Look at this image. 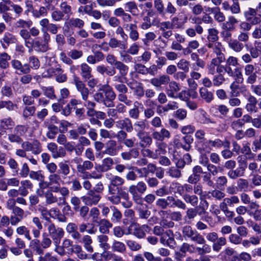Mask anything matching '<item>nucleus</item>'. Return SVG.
Returning <instances> with one entry per match:
<instances>
[{"label": "nucleus", "instance_id": "nucleus-1", "mask_svg": "<svg viewBox=\"0 0 261 261\" xmlns=\"http://www.w3.org/2000/svg\"><path fill=\"white\" fill-rule=\"evenodd\" d=\"M103 91V93L97 92L94 93L93 98L95 101L98 103H102L107 108L114 106V100L116 98V95L112 88L109 85H103L99 89Z\"/></svg>", "mask_w": 261, "mask_h": 261}, {"label": "nucleus", "instance_id": "nucleus-2", "mask_svg": "<svg viewBox=\"0 0 261 261\" xmlns=\"http://www.w3.org/2000/svg\"><path fill=\"white\" fill-rule=\"evenodd\" d=\"M200 146L199 148V151L200 153L204 151L210 152L213 148L219 149L222 147L224 148H229L230 147V142L228 141L227 140L222 141L218 138L214 140H207V141H205V143H202L200 142Z\"/></svg>", "mask_w": 261, "mask_h": 261}, {"label": "nucleus", "instance_id": "nucleus-3", "mask_svg": "<svg viewBox=\"0 0 261 261\" xmlns=\"http://www.w3.org/2000/svg\"><path fill=\"white\" fill-rule=\"evenodd\" d=\"M183 237L185 240H190L197 244L206 243L204 238L196 230L193 229L190 225H185L181 228Z\"/></svg>", "mask_w": 261, "mask_h": 261}, {"label": "nucleus", "instance_id": "nucleus-4", "mask_svg": "<svg viewBox=\"0 0 261 261\" xmlns=\"http://www.w3.org/2000/svg\"><path fill=\"white\" fill-rule=\"evenodd\" d=\"M48 236L55 244H59L64 236V231L61 227L56 226L54 223L46 224Z\"/></svg>", "mask_w": 261, "mask_h": 261}, {"label": "nucleus", "instance_id": "nucleus-5", "mask_svg": "<svg viewBox=\"0 0 261 261\" xmlns=\"http://www.w3.org/2000/svg\"><path fill=\"white\" fill-rule=\"evenodd\" d=\"M73 83L76 87L77 91L80 93L83 100L85 102L89 101L88 98L90 95V91L86 87L85 84L77 76L73 77Z\"/></svg>", "mask_w": 261, "mask_h": 261}, {"label": "nucleus", "instance_id": "nucleus-6", "mask_svg": "<svg viewBox=\"0 0 261 261\" xmlns=\"http://www.w3.org/2000/svg\"><path fill=\"white\" fill-rule=\"evenodd\" d=\"M244 75L247 76L246 83L253 85L257 80V75L255 67L251 64H247L244 67Z\"/></svg>", "mask_w": 261, "mask_h": 261}, {"label": "nucleus", "instance_id": "nucleus-7", "mask_svg": "<svg viewBox=\"0 0 261 261\" xmlns=\"http://www.w3.org/2000/svg\"><path fill=\"white\" fill-rule=\"evenodd\" d=\"M43 41L36 40L33 44L35 50L38 53H45L49 50L48 43L50 40V36L43 35Z\"/></svg>", "mask_w": 261, "mask_h": 261}, {"label": "nucleus", "instance_id": "nucleus-8", "mask_svg": "<svg viewBox=\"0 0 261 261\" xmlns=\"http://www.w3.org/2000/svg\"><path fill=\"white\" fill-rule=\"evenodd\" d=\"M101 196L99 194L96 193L93 190H90L84 196L81 197L83 202L88 206L96 205L99 201Z\"/></svg>", "mask_w": 261, "mask_h": 261}, {"label": "nucleus", "instance_id": "nucleus-9", "mask_svg": "<svg viewBox=\"0 0 261 261\" xmlns=\"http://www.w3.org/2000/svg\"><path fill=\"white\" fill-rule=\"evenodd\" d=\"M206 45L207 47L212 49L213 53L217 56V58H214V59H219L220 61L225 60L224 55L223 53L224 49L221 43L219 42H208Z\"/></svg>", "mask_w": 261, "mask_h": 261}, {"label": "nucleus", "instance_id": "nucleus-10", "mask_svg": "<svg viewBox=\"0 0 261 261\" xmlns=\"http://www.w3.org/2000/svg\"><path fill=\"white\" fill-rule=\"evenodd\" d=\"M168 207H177L178 209L185 210L187 208V205L183 200L179 198H176L173 196H168L166 198Z\"/></svg>", "mask_w": 261, "mask_h": 261}, {"label": "nucleus", "instance_id": "nucleus-11", "mask_svg": "<svg viewBox=\"0 0 261 261\" xmlns=\"http://www.w3.org/2000/svg\"><path fill=\"white\" fill-rule=\"evenodd\" d=\"M124 27L128 32V36L131 40L136 41L139 38V34L138 31L137 21L135 23L124 24Z\"/></svg>", "mask_w": 261, "mask_h": 261}, {"label": "nucleus", "instance_id": "nucleus-12", "mask_svg": "<svg viewBox=\"0 0 261 261\" xmlns=\"http://www.w3.org/2000/svg\"><path fill=\"white\" fill-rule=\"evenodd\" d=\"M47 149L51 153V156L54 159L63 158L66 155V151L62 147L58 148L57 145L55 143H50L47 145Z\"/></svg>", "mask_w": 261, "mask_h": 261}, {"label": "nucleus", "instance_id": "nucleus-13", "mask_svg": "<svg viewBox=\"0 0 261 261\" xmlns=\"http://www.w3.org/2000/svg\"><path fill=\"white\" fill-rule=\"evenodd\" d=\"M115 124L117 128L125 130L127 133H131L134 129L132 121L128 117L116 121Z\"/></svg>", "mask_w": 261, "mask_h": 261}, {"label": "nucleus", "instance_id": "nucleus-14", "mask_svg": "<svg viewBox=\"0 0 261 261\" xmlns=\"http://www.w3.org/2000/svg\"><path fill=\"white\" fill-rule=\"evenodd\" d=\"M134 226L133 234L138 239L144 238L146 236V232L149 229L148 224L140 225L138 223H134L132 225Z\"/></svg>", "mask_w": 261, "mask_h": 261}, {"label": "nucleus", "instance_id": "nucleus-15", "mask_svg": "<svg viewBox=\"0 0 261 261\" xmlns=\"http://www.w3.org/2000/svg\"><path fill=\"white\" fill-rule=\"evenodd\" d=\"M159 30L161 32L162 36L166 39H169L170 37H171L173 35V31L172 29L167 22L165 21H162L161 22H159L157 27Z\"/></svg>", "mask_w": 261, "mask_h": 261}, {"label": "nucleus", "instance_id": "nucleus-16", "mask_svg": "<svg viewBox=\"0 0 261 261\" xmlns=\"http://www.w3.org/2000/svg\"><path fill=\"white\" fill-rule=\"evenodd\" d=\"M12 67L20 73L26 74L30 72V67L29 64H22L18 60L14 59L11 61Z\"/></svg>", "mask_w": 261, "mask_h": 261}, {"label": "nucleus", "instance_id": "nucleus-17", "mask_svg": "<svg viewBox=\"0 0 261 261\" xmlns=\"http://www.w3.org/2000/svg\"><path fill=\"white\" fill-rule=\"evenodd\" d=\"M152 138L160 142H163L165 139H169L171 137L170 132L166 129L162 128L160 131L154 130L151 134Z\"/></svg>", "mask_w": 261, "mask_h": 261}, {"label": "nucleus", "instance_id": "nucleus-18", "mask_svg": "<svg viewBox=\"0 0 261 261\" xmlns=\"http://www.w3.org/2000/svg\"><path fill=\"white\" fill-rule=\"evenodd\" d=\"M78 243H83L85 249L89 253L93 252L94 249L91 246L92 243V239L89 235L82 236L80 233V238L79 239H75Z\"/></svg>", "mask_w": 261, "mask_h": 261}, {"label": "nucleus", "instance_id": "nucleus-19", "mask_svg": "<svg viewBox=\"0 0 261 261\" xmlns=\"http://www.w3.org/2000/svg\"><path fill=\"white\" fill-rule=\"evenodd\" d=\"M113 164V160L111 158H107L102 160L101 165H96L95 168L98 172H105L111 170Z\"/></svg>", "mask_w": 261, "mask_h": 261}, {"label": "nucleus", "instance_id": "nucleus-20", "mask_svg": "<svg viewBox=\"0 0 261 261\" xmlns=\"http://www.w3.org/2000/svg\"><path fill=\"white\" fill-rule=\"evenodd\" d=\"M138 216L141 220H147L148 225H152L156 220L157 218L155 217L149 218L151 215V212L148 210H144L142 208L138 209Z\"/></svg>", "mask_w": 261, "mask_h": 261}, {"label": "nucleus", "instance_id": "nucleus-21", "mask_svg": "<svg viewBox=\"0 0 261 261\" xmlns=\"http://www.w3.org/2000/svg\"><path fill=\"white\" fill-rule=\"evenodd\" d=\"M169 88L166 89V92L169 97L176 99V95L180 90L179 84L175 81L169 82Z\"/></svg>", "mask_w": 261, "mask_h": 261}, {"label": "nucleus", "instance_id": "nucleus-22", "mask_svg": "<svg viewBox=\"0 0 261 261\" xmlns=\"http://www.w3.org/2000/svg\"><path fill=\"white\" fill-rule=\"evenodd\" d=\"M96 71L102 75H106L110 76H114L116 73V70L115 67L106 66L103 65L97 66L96 67Z\"/></svg>", "mask_w": 261, "mask_h": 261}, {"label": "nucleus", "instance_id": "nucleus-23", "mask_svg": "<svg viewBox=\"0 0 261 261\" xmlns=\"http://www.w3.org/2000/svg\"><path fill=\"white\" fill-rule=\"evenodd\" d=\"M17 41L16 37L12 34L5 33L3 37L0 40V43L4 49H6L10 44L14 43Z\"/></svg>", "mask_w": 261, "mask_h": 261}, {"label": "nucleus", "instance_id": "nucleus-24", "mask_svg": "<svg viewBox=\"0 0 261 261\" xmlns=\"http://www.w3.org/2000/svg\"><path fill=\"white\" fill-rule=\"evenodd\" d=\"M99 225V230L103 233H108L109 229L113 227V223L106 219H102L98 221Z\"/></svg>", "mask_w": 261, "mask_h": 261}, {"label": "nucleus", "instance_id": "nucleus-25", "mask_svg": "<svg viewBox=\"0 0 261 261\" xmlns=\"http://www.w3.org/2000/svg\"><path fill=\"white\" fill-rule=\"evenodd\" d=\"M66 230L73 239H79L80 238V233L77 231V226L75 223H69L66 227Z\"/></svg>", "mask_w": 261, "mask_h": 261}, {"label": "nucleus", "instance_id": "nucleus-26", "mask_svg": "<svg viewBox=\"0 0 261 261\" xmlns=\"http://www.w3.org/2000/svg\"><path fill=\"white\" fill-rule=\"evenodd\" d=\"M81 75L82 78L87 81L92 77V68L86 63H82L80 65Z\"/></svg>", "mask_w": 261, "mask_h": 261}, {"label": "nucleus", "instance_id": "nucleus-27", "mask_svg": "<svg viewBox=\"0 0 261 261\" xmlns=\"http://www.w3.org/2000/svg\"><path fill=\"white\" fill-rule=\"evenodd\" d=\"M111 214V221L114 223H120L122 218V214L121 212L116 207L114 206H110Z\"/></svg>", "mask_w": 261, "mask_h": 261}, {"label": "nucleus", "instance_id": "nucleus-28", "mask_svg": "<svg viewBox=\"0 0 261 261\" xmlns=\"http://www.w3.org/2000/svg\"><path fill=\"white\" fill-rule=\"evenodd\" d=\"M140 140L139 146L142 148L148 147L152 143V138L145 133L137 136Z\"/></svg>", "mask_w": 261, "mask_h": 261}, {"label": "nucleus", "instance_id": "nucleus-29", "mask_svg": "<svg viewBox=\"0 0 261 261\" xmlns=\"http://www.w3.org/2000/svg\"><path fill=\"white\" fill-rule=\"evenodd\" d=\"M203 32V29L202 26L197 23H196L194 28H188L185 31L186 35L191 38L195 37L196 35V33L201 35L202 34Z\"/></svg>", "mask_w": 261, "mask_h": 261}, {"label": "nucleus", "instance_id": "nucleus-30", "mask_svg": "<svg viewBox=\"0 0 261 261\" xmlns=\"http://www.w3.org/2000/svg\"><path fill=\"white\" fill-rule=\"evenodd\" d=\"M147 189L146 184L142 181H139L136 185H132L128 188V190H132L140 194H143L147 191Z\"/></svg>", "mask_w": 261, "mask_h": 261}, {"label": "nucleus", "instance_id": "nucleus-31", "mask_svg": "<svg viewBox=\"0 0 261 261\" xmlns=\"http://www.w3.org/2000/svg\"><path fill=\"white\" fill-rule=\"evenodd\" d=\"M246 171L243 169L238 167L235 169L229 170L227 173V176L231 179L234 180L239 177H243L245 175Z\"/></svg>", "mask_w": 261, "mask_h": 261}, {"label": "nucleus", "instance_id": "nucleus-32", "mask_svg": "<svg viewBox=\"0 0 261 261\" xmlns=\"http://www.w3.org/2000/svg\"><path fill=\"white\" fill-rule=\"evenodd\" d=\"M199 94L200 97L207 103L211 102L214 99L213 93L205 87L199 89Z\"/></svg>", "mask_w": 261, "mask_h": 261}, {"label": "nucleus", "instance_id": "nucleus-33", "mask_svg": "<svg viewBox=\"0 0 261 261\" xmlns=\"http://www.w3.org/2000/svg\"><path fill=\"white\" fill-rule=\"evenodd\" d=\"M184 202L186 203L190 204L192 206H196L198 203V198L196 195H191L188 193H185L182 197Z\"/></svg>", "mask_w": 261, "mask_h": 261}, {"label": "nucleus", "instance_id": "nucleus-34", "mask_svg": "<svg viewBox=\"0 0 261 261\" xmlns=\"http://www.w3.org/2000/svg\"><path fill=\"white\" fill-rule=\"evenodd\" d=\"M71 251L72 253H75L77 257L80 259L83 260L88 258L87 254L83 250L81 246L80 245L74 244L72 246Z\"/></svg>", "mask_w": 261, "mask_h": 261}, {"label": "nucleus", "instance_id": "nucleus-35", "mask_svg": "<svg viewBox=\"0 0 261 261\" xmlns=\"http://www.w3.org/2000/svg\"><path fill=\"white\" fill-rule=\"evenodd\" d=\"M112 251L119 253H124L125 252L126 248L125 244L119 241L114 240L111 246Z\"/></svg>", "mask_w": 261, "mask_h": 261}, {"label": "nucleus", "instance_id": "nucleus-36", "mask_svg": "<svg viewBox=\"0 0 261 261\" xmlns=\"http://www.w3.org/2000/svg\"><path fill=\"white\" fill-rule=\"evenodd\" d=\"M116 142L115 140H111L107 143V147L104 151V153L114 156L117 153V149H116Z\"/></svg>", "mask_w": 261, "mask_h": 261}, {"label": "nucleus", "instance_id": "nucleus-37", "mask_svg": "<svg viewBox=\"0 0 261 261\" xmlns=\"http://www.w3.org/2000/svg\"><path fill=\"white\" fill-rule=\"evenodd\" d=\"M197 122L201 124H207L208 123L215 124V121L212 120L204 110L200 111V114L197 117Z\"/></svg>", "mask_w": 261, "mask_h": 261}, {"label": "nucleus", "instance_id": "nucleus-38", "mask_svg": "<svg viewBox=\"0 0 261 261\" xmlns=\"http://www.w3.org/2000/svg\"><path fill=\"white\" fill-rule=\"evenodd\" d=\"M97 239L100 248L103 250L110 248L111 246L108 243L109 238L108 236L101 234L97 236Z\"/></svg>", "mask_w": 261, "mask_h": 261}, {"label": "nucleus", "instance_id": "nucleus-39", "mask_svg": "<svg viewBox=\"0 0 261 261\" xmlns=\"http://www.w3.org/2000/svg\"><path fill=\"white\" fill-rule=\"evenodd\" d=\"M30 246L38 255H42L44 253V250H42L41 242L38 239H35L30 240Z\"/></svg>", "mask_w": 261, "mask_h": 261}, {"label": "nucleus", "instance_id": "nucleus-40", "mask_svg": "<svg viewBox=\"0 0 261 261\" xmlns=\"http://www.w3.org/2000/svg\"><path fill=\"white\" fill-rule=\"evenodd\" d=\"M124 8L126 11L130 13L133 16H138L139 10L137 4L134 1L128 2L125 4Z\"/></svg>", "mask_w": 261, "mask_h": 261}, {"label": "nucleus", "instance_id": "nucleus-41", "mask_svg": "<svg viewBox=\"0 0 261 261\" xmlns=\"http://www.w3.org/2000/svg\"><path fill=\"white\" fill-rule=\"evenodd\" d=\"M118 194L120 200L121 199V198H122L123 199L125 200V201L122 202L121 203L122 206L124 207L129 208L132 206V202L130 200H129V195L126 192L122 191V190H118Z\"/></svg>", "mask_w": 261, "mask_h": 261}, {"label": "nucleus", "instance_id": "nucleus-42", "mask_svg": "<svg viewBox=\"0 0 261 261\" xmlns=\"http://www.w3.org/2000/svg\"><path fill=\"white\" fill-rule=\"evenodd\" d=\"M93 167V164L90 161L86 160L76 166L77 171L79 173H85L87 170H90Z\"/></svg>", "mask_w": 261, "mask_h": 261}, {"label": "nucleus", "instance_id": "nucleus-43", "mask_svg": "<svg viewBox=\"0 0 261 261\" xmlns=\"http://www.w3.org/2000/svg\"><path fill=\"white\" fill-rule=\"evenodd\" d=\"M108 44L109 46L112 48H116L118 47L121 49L125 50L127 47L126 44L114 37H112L110 39Z\"/></svg>", "mask_w": 261, "mask_h": 261}, {"label": "nucleus", "instance_id": "nucleus-44", "mask_svg": "<svg viewBox=\"0 0 261 261\" xmlns=\"http://www.w3.org/2000/svg\"><path fill=\"white\" fill-rule=\"evenodd\" d=\"M15 231L18 235L24 236L27 240L29 241L31 240L32 237L31 236L30 231L27 226L24 225L18 226L16 228Z\"/></svg>", "mask_w": 261, "mask_h": 261}, {"label": "nucleus", "instance_id": "nucleus-45", "mask_svg": "<svg viewBox=\"0 0 261 261\" xmlns=\"http://www.w3.org/2000/svg\"><path fill=\"white\" fill-rule=\"evenodd\" d=\"M60 173L62 175L63 178L69 174L70 172L69 165L67 161L61 162L59 163Z\"/></svg>", "mask_w": 261, "mask_h": 261}, {"label": "nucleus", "instance_id": "nucleus-46", "mask_svg": "<svg viewBox=\"0 0 261 261\" xmlns=\"http://www.w3.org/2000/svg\"><path fill=\"white\" fill-rule=\"evenodd\" d=\"M156 148L155 149L153 159H156L158 156L166 153V144L164 142H156Z\"/></svg>", "mask_w": 261, "mask_h": 261}, {"label": "nucleus", "instance_id": "nucleus-47", "mask_svg": "<svg viewBox=\"0 0 261 261\" xmlns=\"http://www.w3.org/2000/svg\"><path fill=\"white\" fill-rule=\"evenodd\" d=\"M211 12L214 15L215 19L219 22H223L225 20V16L220 11L219 7H216L211 9Z\"/></svg>", "mask_w": 261, "mask_h": 261}, {"label": "nucleus", "instance_id": "nucleus-48", "mask_svg": "<svg viewBox=\"0 0 261 261\" xmlns=\"http://www.w3.org/2000/svg\"><path fill=\"white\" fill-rule=\"evenodd\" d=\"M205 132L203 129H198L195 132V137L198 140L196 143V147L198 151L199 146H200V142L202 143H205V141H207V140L205 138Z\"/></svg>", "mask_w": 261, "mask_h": 261}, {"label": "nucleus", "instance_id": "nucleus-49", "mask_svg": "<svg viewBox=\"0 0 261 261\" xmlns=\"http://www.w3.org/2000/svg\"><path fill=\"white\" fill-rule=\"evenodd\" d=\"M225 193L218 189H215L208 192L207 198H214L217 200H221L225 197Z\"/></svg>", "mask_w": 261, "mask_h": 261}, {"label": "nucleus", "instance_id": "nucleus-50", "mask_svg": "<svg viewBox=\"0 0 261 261\" xmlns=\"http://www.w3.org/2000/svg\"><path fill=\"white\" fill-rule=\"evenodd\" d=\"M134 130L136 132L137 136L144 133V130L146 128L145 120L137 121L134 124Z\"/></svg>", "mask_w": 261, "mask_h": 261}, {"label": "nucleus", "instance_id": "nucleus-51", "mask_svg": "<svg viewBox=\"0 0 261 261\" xmlns=\"http://www.w3.org/2000/svg\"><path fill=\"white\" fill-rule=\"evenodd\" d=\"M59 193L62 196L59 197V202L58 203V206H60L66 204V198L68 197L69 195V190L67 187H62Z\"/></svg>", "mask_w": 261, "mask_h": 261}, {"label": "nucleus", "instance_id": "nucleus-52", "mask_svg": "<svg viewBox=\"0 0 261 261\" xmlns=\"http://www.w3.org/2000/svg\"><path fill=\"white\" fill-rule=\"evenodd\" d=\"M84 106L87 108V115L89 117H94L96 116L97 111L94 110L96 106L95 102L89 101L84 103Z\"/></svg>", "mask_w": 261, "mask_h": 261}, {"label": "nucleus", "instance_id": "nucleus-53", "mask_svg": "<svg viewBox=\"0 0 261 261\" xmlns=\"http://www.w3.org/2000/svg\"><path fill=\"white\" fill-rule=\"evenodd\" d=\"M229 47L236 52L239 53L242 50L244 45L238 40H230L228 42Z\"/></svg>", "mask_w": 261, "mask_h": 261}, {"label": "nucleus", "instance_id": "nucleus-54", "mask_svg": "<svg viewBox=\"0 0 261 261\" xmlns=\"http://www.w3.org/2000/svg\"><path fill=\"white\" fill-rule=\"evenodd\" d=\"M52 239L49 237L48 234L46 232H43L42 234V239L41 245L42 250L50 247L52 244Z\"/></svg>", "mask_w": 261, "mask_h": 261}, {"label": "nucleus", "instance_id": "nucleus-55", "mask_svg": "<svg viewBox=\"0 0 261 261\" xmlns=\"http://www.w3.org/2000/svg\"><path fill=\"white\" fill-rule=\"evenodd\" d=\"M218 31L215 28L208 29V35L207 37L208 42L213 43L218 42L219 38Z\"/></svg>", "mask_w": 261, "mask_h": 261}, {"label": "nucleus", "instance_id": "nucleus-56", "mask_svg": "<svg viewBox=\"0 0 261 261\" xmlns=\"http://www.w3.org/2000/svg\"><path fill=\"white\" fill-rule=\"evenodd\" d=\"M4 108L9 111H12L16 109L17 106L11 100H1L0 101V110Z\"/></svg>", "mask_w": 261, "mask_h": 261}, {"label": "nucleus", "instance_id": "nucleus-57", "mask_svg": "<svg viewBox=\"0 0 261 261\" xmlns=\"http://www.w3.org/2000/svg\"><path fill=\"white\" fill-rule=\"evenodd\" d=\"M11 59V57L6 53L0 54V68L6 69L9 66L8 61Z\"/></svg>", "mask_w": 261, "mask_h": 261}, {"label": "nucleus", "instance_id": "nucleus-58", "mask_svg": "<svg viewBox=\"0 0 261 261\" xmlns=\"http://www.w3.org/2000/svg\"><path fill=\"white\" fill-rule=\"evenodd\" d=\"M170 189L171 191L174 194H178L180 196H182L185 194L183 190V185L178 182H172L170 185Z\"/></svg>", "mask_w": 261, "mask_h": 261}, {"label": "nucleus", "instance_id": "nucleus-59", "mask_svg": "<svg viewBox=\"0 0 261 261\" xmlns=\"http://www.w3.org/2000/svg\"><path fill=\"white\" fill-rule=\"evenodd\" d=\"M48 131L46 133V136L48 139H54L59 132V128L56 125L45 124Z\"/></svg>", "mask_w": 261, "mask_h": 261}, {"label": "nucleus", "instance_id": "nucleus-60", "mask_svg": "<svg viewBox=\"0 0 261 261\" xmlns=\"http://www.w3.org/2000/svg\"><path fill=\"white\" fill-rule=\"evenodd\" d=\"M192 23H197L199 25H200L202 21L205 23H212L213 21V18L208 14L203 15L202 18L194 17L192 18Z\"/></svg>", "mask_w": 261, "mask_h": 261}, {"label": "nucleus", "instance_id": "nucleus-61", "mask_svg": "<svg viewBox=\"0 0 261 261\" xmlns=\"http://www.w3.org/2000/svg\"><path fill=\"white\" fill-rule=\"evenodd\" d=\"M226 243L227 241L225 238L218 237L215 243L213 244L212 247L213 250L216 252H219L221 250L222 246H225Z\"/></svg>", "mask_w": 261, "mask_h": 261}, {"label": "nucleus", "instance_id": "nucleus-62", "mask_svg": "<svg viewBox=\"0 0 261 261\" xmlns=\"http://www.w3.org/2000/svg\"><path fill=\"white\" fill-rule=\"evenodd\" d=\"M45 202L47 204H52L55 203H58L59 202V197L58 198L56 196L54 195L51 192H46L45 193Z\"/></svg>", "mask_w": 261, "mask_h": 261}, {"label": "nucleus", "instance_id": "nucleus-63", "mask_svg": "<svg viewBox=\"0 0 261 261\" xmlns=\"http://www.w3.org/2000/svg\"><path fill=\"white\" fill-rule=\"evenodd\" d=\"M32 15L35 18H39L41 17L46 16L47 14L46 8L43 6L40 7L39 10L33 9Z\"/></svg>", "mask_w": 261, "mask_h": 261}, {"label": "nucleus", "instance_id": "nucleus-64", "mask_svg": "<svg viewBox=\"0 0 261 261\" xmlns=\"http://www.w3.org/2000/svg\"><path fill=\"white\" fill-rule=\"evenodd\" d=\"M115 66V69L118 70L119 74L120 75L124 76L125 77L127 75L129 68L128 67L124 64L123 62L121 61H118V63H116Z\"/></svg>", "mask_w": 261, "mask_h": 261}]
</instances>
